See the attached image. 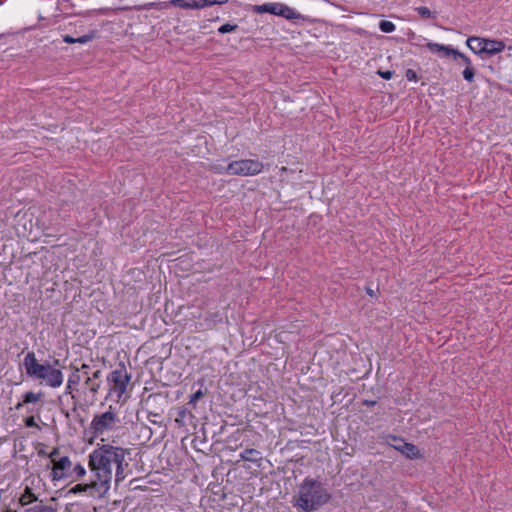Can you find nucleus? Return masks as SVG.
<instances>
[{
  "mask_svg": "<svg viewBox=\"0 0 512 512\" xmlns=\"http://www.w3.org/2000/svg\"><path fill=\"white\" fill-rule=\"evenodd\" d=\"M129 454L127 449L120 446L99 445L88 455L90 481L76 484L69 490V493H83L95 499L105 497L111 488L113 476L115 484L118 486L129 475L130 469L127 461Z\"/></svg>",
  "mask_w": 512,
  "mask_h": 512,
  "instance_id": "nucleus-1",
  "label": "nucleus"
},
{
  "mask_svg": "<svg viewBox=\"0 0 512 512\" xmlns=\"http://www.w3.org/2000/svg\"><path fill=\"white\" fill-rule=\"evenodd\" d=\"M330 498L331 495L322 482L306 477L298 486L293 505L301 511L311 512L325 505Z\"/></svg>",
  "mask_w": 512,
  "mask_h": 512,
  "instance_id": "nucleus-2",
  "label": "nucleus"
},
{
  "mask_svg": "<svg viewBox=\"0 0 512 512\" xmlns=\"http://www.w3.org/2000/svg\"><path fill=\"white\" fill-rule=\"evenodd\" d=\"M58 364L59 360H55L54 365L48 362L39 363L33 351L28 352L23 359L28 377L53 389L59 388L64 381L63 372L56 367Z\"/></svg>",
  "mask_w": 512,
  "mask_h": 512,
  "instance_id": "nucleus-3",
  "label": "nucleus"
},
{
  "mask_svg": "<svg viewBox=\"0 0 512 512\" xmlns=\"http://www.w3.org/2000/svg\"><path fill=\"white\" fill-rule=\"evenodd\" d=\"M118 422L119 418L110 406L108 411L93 416L90 431L94 437H100L113 431Z\"/></svg>",
  "mask_w": 512,
  "mask_h": 512,
  "instance_id": "nucleus-4",
  "label": "nucleus"
},
{
  "mask_svg": "<svg viewBox=\"0 0 512 512\" xmlns=\"http://www.w3.org/2000/svg\"><path fill=\"white\" fill-rule=\"evenodd\" d=\"M254 11L257 13H270L272 15L281 16L287 20L291 21H298V20H305V16L298 13L295 9L291 8L290 6L279 3V2H272V3H264L262 5H256L254 7Z\"/></svg>",
  "mask_w": 512,
  "mask_h": 512,
  "instance_id": "nucleus-5",
  "label": "nucleus"
},
{
  "mask_svg": "<svg viewBox=\"0 0 512 512\" xmlns=\"http://www.w3.org/2000/svg\"><path fill=\"white\" fill-rule=\"evenodd\" d=\"M263 168V163L255 159L236 160L227 165L228 175L232 176H255L260 174Z\"/></svg>",
  "mask_w": 512,
  "mask_h": 512,
  "instance_id": "nucleus-6",
  "label": "nucleus"
},
{
  "mask_svg": "<svg viewBox=\"0 0 512 512\" xmlns=\"http://www.w3.org/2000/svg\"><path fill=\"white\" fill-rule=\"evenodd\" d=\"M109 392L120 399L126 392L127 385L130 381V375L125 367L113 370L107 378Z\"/></svg>",
  "mask_w": 512,
  "mask_h": 512,
  "instance_id": "nucleus-7",
  "label": "nucleus"
},
{
  "mask_svg": "<svg viewBox=\"0 0 512 512\" xmlns=\"http://www.w3.org/2000/svg\"><path fill=\"white\" fill-rule=\"evenodd\" d=\"M72 468V462L68 456H63L57 461H54L52 468V480L60 481L70 476V470Z\"/></svg>",
  "mask_w": 512,
  "mask_h": 512,
  "instance_id": "nucleus-8",
  "label": "nucleus"
},
{
  "mask_svg": "<svg viewBox=\"0 0 512 512\" xmlns=\"http://www.w3.org/2000/svg\"><path fill=\"white\" fill-rule=\"evenodd\" d=\"M81 380L82 374H80V370L76 368L68 377L64 394L70 395L72 399H75L74 391L76 390Z\"/></svg>",
  "mask_w": 512,
  "mask_h": 512,
  "instance_id": "nucleus-9",
  "label": "nucleus"
},
{
  "mask_svg": "<svg viewBox=\"0 0 512 512\" xmlns=\"http://www.w3.org/2000/svg\"><path fill=\"white\" fill-rule=\"evenodd\" d=\"M426 46L429 49V51H431L432 53H437L441 57H444V58L454 56L457 51L456 49L452 48L451 46L434 43V42H428Z\"/></svg>",
  "mask_w": 512,
  "mask_h": 512,
  "instance_id": "nucleus-10",
  "label": "nucleus"
},
{
  "mask_svg": "<svg viewBox=\"0 0 512 512\" xmlns=\"http://www.w3.org/2000/svg\"><path fill=\"white\" fill-rule=\"evenodd\" d=\"M485 42H486V38L472 36L466 40V45L470 48V50L472 52H474L475 54L481 55V54H485V47H486V45L484 44Z\"/></svg>",
  "mask_w": 512,
  "mask_h": 512,
  "instance_id": "nucleus-11",
  "label": "nucleus"
},
{
  "mask_svg": "<svg viewBox=\"0 0 512 512\" xmlns=\"http://www.w3.org/2000/svg\"><path fill=\"white\" fill-rule=\"evenodd\" d=\"M484 44L486 45L485 54L488 56H494L498 53H501L506 47L502 40L495 39L486 38V42Z\"/></svg>",
  "mask_w": 512,
  "mask_h": 512,
  "instance_id": "nucleus-12",
  "label": "nucleus"
},
{
  "mask_svg": "<svg viewBox=\"0 0 512 512\" xmlns=\"http://www.w3.org/2000/svg\"><path fill=\"white\" fill-rule=\"evenodd\" d=\"M169 5L181 9H200L202 7L201 0H170Z\"/></svg>",
  "mask_w": 512,
  "mask_h": 512,
  "instance_id": "nucleus-13",
  "label": "nucleus"
},
{
  "mask_svg": "<svg viewBox=\"0 0 512 512\" xmlns=\"http://www.w3.org/2000/svg\"><path fill=\"white\" fill-rule=\"evenodd\" d=\"M398 442L401 444V449L399 452H401L404 456L409 459H417L420 457V451L414 444L406 443L404 441Z\"/></svg>",
  "mask_w": 512,
  "mask_h": 512,
  "instance_id": "nucleus-14",
  "label": "nucleus"
},
{
  "mask_svg": "<svg viewBox=\"0 0 512 512\" xmlns=\"http://www.w3.org/2000/svg\"><path fill=\"white\" fill-rule=\"evenodd\" d=\"M240 459L243 461L258 463L260 460H262V456L260 451L253 448H248L240 453Z\"/></svg>",
  "mask_w": 512,
  "mask_h": 512,
  "instance_id": "nucleus-15",
  "label": "nucleus"
},
{
  "mask_svg": "<svg viewBox=\"0 0 512 512\" xmlns=\"http://www.w3.org/2000/svg\"><path fill=\"white\" fill-rule=\"evenodd\" d=\"M94 38H95V32H91L89 34L80 36L78 38H74L70 35H64L63 42L68 43V44H74V43L86 44V43L92 41Z\"/></svg>",
  "mask_w": 512,
  "mask_h": 512,
  "instance_id": "nucleus-16",
  "label": "nucleus"
},
{
  "mask_svg": "<svg viewBox=\"0 0 512 512\" xmlns=\"http://www.w3.org/2000/svg\"><path fill=\"white\" fill-rule=\"evenodd\" d=\"M42 396V393L26 392L23 396V401L16 405V409H20L24 404L37 403L41 400Z\"/></svg>",
  "mask_w": 512,
  "mask_h": 512,
  "instance_id": "nucleus-17",
  "label": "nucleus"
},
{
  "mask_svg": "<svg viewBox=\"0 0 512 512\" xmlns=\"http://www.w3.org/2000/svg\"><path fill=\"white\" fill-rule=\"evenodd\" d=\"M70 476L69 477H72L74 481H78V480H81L82 478H84V476L86 475V469L85 467L80 464V463H77L72 470H70Z\"/></svg>",
  "mask_w": 512,
  "mask_h": 512,
  "instance_id": "nucleus-18",
  "label": "nucleus"
},
{
  "mask_svg": "<svg viewBox=\"0 0 512 512\" xmlns=\"http://www.w3.org/2000/svg\"><path fill=\"white\" fill-rule=\"evenodd\" d=\"M37 500V497L35 494L31 491L30 488H26L25 492L20 496L19 502L22 506H26L31 504L32 502H35Z\"/></svg>",
  "mask_w": 512,
  "mask_h": 512,
  "instance_id": "nucleus-19",
  "label": "nucleus"
},
{
  "mask_svg": "<svg viewBox=\"0 0 512 512\" xmlns=\"http://www.w3.org/2000/svg\"><path fill=\"white\" fill-rule=\"evenodd\" d=\"M26 512H57L52 506L44 505L42 502L26 509Z\"/></svg>",
  "mask_w": 512,
  "mask_h": 512,
  "instance_id": "nucleus-20",
  "label": "nucleus"
},
{
  "mask_svg": "<svg viewBox=\"0 0 512 512\" xmlns=\"http://www.w3.org/2000/svg\"><path fill=\"white\" fill-rule=\"evenodd\" d=\"M84 383L92 394H96L100 389V383L94 381L90 376L85 377Z\"/></svg>",
  "mask_w": 512,
  "mask_h": 512,
  "instance_id": "nucleus-21",
  "label": "nucleus"
},
{
  "mask_svg": "<svg viewBox=\"0 0 512 512\" xmlns=\"http://www.w3.org/2000/svg\"><path fill=\"white\" fill-rule=\"evenodd\" d=\"M379 28L384 33H391L394 32L396 29V26L393 22L388 20H382L379 23Z\"/></svg>",
  "mask_w": 512,
  "mask_h": 512,
  "instance_id": "nucleus-22",
  "label": "nucleus"
},
{
  "mask_svg": "<svg viewBox=\"0 0 512 512\" xmlns=\"http://www.w3.org/2000/svg\"><path fill=\"white\" fill-rule=\"evenodd\" d=\"M398 441H404L402 438H399L394 435H388L386 437V443L393 447L395 450L399 451L401 449V444Z\"/></svg>",
  "mask_w": 512,
  "mask_h": 512,
  "instance_id": "nucleus-23",
  "label": "nucleus"
},
{
  "mask_svg": "<svg viewBox=\"0 0 512 512\" xmlns=\"http://www.w3.org/2000/svg\"><path fill=\"white\" fill-rule=\"evenodd\" d=\"M453 57H454V59H459L460 60L459 64L464 65L465 68L472 66L471 59L469 57H467L465 54L459 52L458 50L456 51V53Z\"/></svg>",
  "mask_w": 512,
  "mask_h": 512,
  "instance_id": "nucleus-24",
  "label": "nucleus"
},
{
  "mask_svg": "<svg viewBox=\"0 0 512 512\" xmlns=\"http://www.w3.org/2000/svg\"><path fill=\"white\" fill-rule=\"evenodd\" d=\"M462 75H463V78H464L467 82H469V83L473 82V81H474V76H475V71H474L473 66H471V67H466V68L464 69V71H463Z\"/></svg>",
  "mask_w": 512,
  "mask_h": 512,
  "instance_id": "nucleus-25",
  "label": "nucleus"
},
{
  "mask_svg": "<svg viewBox=\"0 0 512 512\" xmlns=\"http://www.w3.org/2000/svg\"><path fill=\"white\" fill-rule=\"evenodd\" d=\"M237 28L238 26L236 24L226 23L218 28V32L220 34H225L229 32H234Z\"/></svg>",
  "mask_w": 512,
  "mask_h": 512,
  "instance_id": "nucleus-26",
  "label": "nucleus"
},
{
  "mask_svg": "<svg viewBox=\"0 0 512 512\" xmlns=\"http://www.w3.org/2000/svg\"><path fill=\"white\" fill-rule=\"evenodd\" d=\"M417 13L423 18H431L432 12L428 7L420 6L416 8Z\"/></svg>",
  "mask_w": 512,
  "mask_h": 512,
  "instance_id": "nucleus-27",
  "label": "nucleus"
},
{
  "mask_svg": "<svg viewBox=\"0 0 512 512\" xmlns=\"http://www.w3.org/2000/svg\"><path fill=\"white\" fill-rule=\"evenodd\" d=\"M227 2H228V0H201L203 8L206 6H211V5H215V4L223 5Z\"/></svg>",
  "mask_w": 512,
  "mask_h": 512,
  "instance_id": "nucleus-28",
  "label": "nucleus"
},
{
  "mask_svg": "<svg viewBox=\"0 0 512 512\" xmlns=\"http://www.w3.org/2000/svg\"><path fill=\"white\" fill-rule=\"evenodd\" d=\"M202 397H203V392H202V390L199 389L190 396L189 404L195 405L197 403V401L200 400Z\"/></svg>",
  "mask_w": 512,
  "mask_h": 512,
  "instance_id": "nucleus-29",
  "label": "nucleus"
},
{
  "mask_svg": "<svg viewBox=\"0 0 512 512\" xmlns=\"http://www.w3.org/2000/svg\"><path fill=\"white\" fill-rule=\"evenodd\" d=\"M212 169L217 174H227L228 175L227 166H224L222 164L214 165L212 167Z\"/></svg>",
  "mask_w": 512,
  "mask_h": 512,
  "instance_id": "nucleus-30",
  "label": "nucleus"
},
{
  "mask_svg": "<svg viewBox=\"0 0 512 512\" xmlns=\"http://www.w3.org/2000/svg\"><path fill=\"white\" fill-rule=\"evenodd\" d=\"M377 73L380 77H382L385 80H390L394 75V72L390 71V70H387V71L379 70Z\"/></svg>",
  "mask_w": 512,
  "mask_h": 512,
  "instance_id": "nucleus-31",
  "label": "nucleus"
},
{
  "mask_svg": "<svg viewBox=\"0 0 512 512\" xmlns=\"http://www.w3.org/2000/svg\"><path fill=\"white\" fill-rule=\"evenodd\" d=\"M405 76H406L407 80H409V81H414V82H416V81H417V79H418V78H417V73H416V71H414V70H412V69H408V70L406 71Z\"/></svg>",
  "mask_w": 512,
  "mask_h": 512,
  "instance_id": "nucleus-32",
  "label": "nucleus"
},
{
  "mask_svg": "<svg viewBox=\"0 0 512 512\" xmlns=\"http://www.w3.org/2000/svg\"><path fill=\"white\" fill-rule=\"evenodd\" d=\"M59 455V449L53 448V450L48 453L47 457L51 459L52 463L54 464V461H57L56 457Z\"/></svg>",
  "mask_w": 512,
  "mask_h": 512,
  "instance_id": "nucleus-33",
  "label": "nucleus"
},
{
  "mask_svg": "<svg viewBox=\"0 0 512 512\" xmlns=\"http://www.w3.org/2000/svg\"><path fill=\"white\" fill-rule=\"evenodd\" d=\"M25 425L27 427H38V425H37V423H36V421H35L33 416H30V417L25 419Z\"/></svg>",
  "mask_w": 512,
  "mask_h": 512,
  "instance_id": "nucleus-34",
  "label": "nucleus"
},
{
  "mask_svg": "<svg viewBox=\"0 0 512 512\" xmlns=\"http://www.w3.org/2000/svg\"><path fill=\"white\" fill-rule=\"evenodd\" d=\"M80 370V373L82 372L85 377L89 376V369L90 366L87 364H82L81 368H78Z\"/></svg>",
  "mask_w": 512,
  "mask_h": 512,
  "instance_id": "nucleus-35",
  "label": "nucleus"
},
{
  "mask_svg": "<svg viewBox=\"0 0 512 512\" xmlns=\"http://www.w3.org/2000/svg\"><path fill=\"white\" fill-rule=\"evenodd\" d=\"M101 375V371L100 370H96L92 373V379L95 381L96 379H98Z\"/></svg>",
  "mask_w": 512,
  "mask_h": 512,
  "instance_id": "nucleus-36",
  "label": "nucleus"
},
{
  "mask_svg": "<svg viewBox=\"0 0 512 512\" xmlns=\"http://www.w3.org/2000/svg\"><path fill=\"white\" fill-rule=\"evenodd\" d=\"M38 454H39L40 456H46V457H47V455H48V454H47L45 451H43V450H40V451L38 452Z\"/></svg>",
  "mask_w": 512,
  "mask_h": 512,
  "instance_id": "nucleus-37",
  "label": "nucleus"
},
{
  "mask_svg": "<svg viewBox=\"0 0 512 512\" xmlns=\"http://www.w3.org/2000/svg\"><path fill=\"white\" fill-rule=\"evenodd\" d=\"M367 293L370 295V296H373L374 295V291L372 289H367Z\"/></svg>",
  "mask_w": 512,
  "mask_h": 512,
  "instance_id": "nucleus-38",
  "label": "nucleus"
},
{
  "mask_svg": "<svg viewBox=\"0 0 512 512\" xmlns=\"http://www.w3.org/2000/svg\"><path fill=\"white\" fill-rule=\"evenodd\" d=\"M2 36H3V35H2V34H0V39L2 38Z\"/></svg>",
  "mask_w": 512,
  "mask_h": 512,
  "instance_id": "nucleus-39",
  "label": "nucleus"
},
{
  "mask_svg": "<svg viewBox=\"0 0 512 512\" xmlns=\"http://www.w3.org/2000/svg\"><path fill=\"white\" fill-rule=\"evenodd\" d=\"M509 49H512V45L509 47Z\"/></svg>",
  "mask_w": 512,
  "mask_h": 512,
  "instance_id": "nucleus-40",
  "label": "nucleus"
}]
</instances>
